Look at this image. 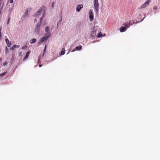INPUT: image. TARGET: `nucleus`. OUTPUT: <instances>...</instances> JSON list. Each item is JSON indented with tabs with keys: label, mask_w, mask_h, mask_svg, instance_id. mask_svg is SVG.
Wrapping results in <instances>:
<instances>
[{
	"label": "nucleus",
	"mask_w": 160,
	"mask_h": 160,
	"mask_svg": "<svg viewBox=\"0 0 160 160\" xmlns=\"http://www.w3.org/2000/svg\"><path fill=\"white\" fill-rule=\"evenodd\" d=\"M13 9V6L11 5V6H9V8H8V10L9 11V13H10V12L12 11Z\"/></svg>",
	"instance_id": "f8f14e48"
},
{
	"label": "nucleus",
	"mask_w": 160,
	"mask_h": 160,
	"mask_svg": "<svg viewBox=\"0 0 160 160\" xmlns=\"http://www.w3.org/2000/svg\"><path fill=\"white\" fill-rule=\"evenodd\" d=\"M49 31V28L48 26H47L45 27V31L46 32H47L46 33H48L49 32H48Z\"/></svg>",
	"instance_id": "2eb2a0df"
},
{
	"label": "nucleus",
	"mask_w": 160,
	"mask_h": 160,
	"mask_svg": "<svg viewBox=\"0 0 160 160\" xmlns=\"http://www.w3.org/2000/svg\"><path fill=\"white\" fill-rule=\"evenodd\" d=\"M10 18H9L8 19V22H7V24H8L9 23V21H10Z\"/></svg>",
	"instance_id": "b1692460"
},
{
	"label": "nucleus",
	"mask_w": 160,
	"mask_h": 160,
	"mask_svg": "<svg viewBox=\"0 0 160 160\" xmlns=\"http://www.w3.org/2000/svg\"><path fill=\"white\" fill-rule=\"evenodd\" d=\"M54 3L53 2H52V7H53V6H54Z\"/></svg>",
	"instance_id": "393cba45"
},
{
	"label": "nucleus",
	"mask_w": 160,
	"mask_h": 160,
	"mask_svg": "<svg viewBox=\"0 0 160 160\" xmlns=\"http://www.w3.org/2000/svg\"><path fill=\"white\" fill-rule=\"evenodd\" d=\"M102 36V34L101 32H99L98 35V38H100Z\"/></svg>",
	"instance_id": "a211bd4d"
},
{
	"label": "nucleus",
	"mask_w": 160,
	"mask_h": 160,
	"mask_svg": "<svg viewBox=\"0 0 160 160\" xmlns=\"http://www.w3.org/2000/svg\"><path fill=\"white\" fill-rule=\"evenodd\" d=\"M50 33H45V36L41 38V40L39 42V43L40 44H42L45 40H47L48 38L50 37Z\"/></svg>",
	"instance_id": "f03ea898"
},
{
	"label": "nucleus",
	"mask_w": 160,
	"mask_h": 160,
	"mask_svg": "<svg viewBox=\"0 0 160 160\" xmlns=\"http://www.w3.org/2000/svg\"><path fill=\"white\" fill-rule=\"evenodd\" d=\"M20 47L19 45H13L10 48V50H14V48H18Z\"/></svg>",
	"instance_id": "9d476101"
},
{
	"label": "nucleus",
	"mask_w": 160,
	"mask_h": 160,
	"mask_svg": "<svg viewBox=\"0 0 160 160\" xmlns=\"http://www.w3.org/2000/svg\"><path fill=\"white\" fill-rule=\"evenodd\" d=\"M7 72H4L0 74V77H2L6 75V74L7 73Z\"/></svg>",
	"instance_id": "f3484780"
},
{
	"label": "nucleus",
	"mask_w": 160,
	"mask_h": 160,
	"mask_svg": "<svg viewBox=\"0 0 160 160\" xmlns=\"http://www.w3.org/2000/svg\"><path fill=\"white\" fill-rule=\"evenodd\" d=\"M1 30H2V28L1 27H0V38H1Z\"/></svg>",
	"instance_id": "6ab92c4d"
},
{
	"label": "nucleus",
	"mask_w": 160,
	"mask_h": 160,
	"mask_svg": "<svg viewBox=\"0 0 160 160\" xmlns=\"http://www.w3.org/2000/svg\"><path fill=\"white\" fill-rule=\"evenodd\" d=\"M45 13V8L44 7H42L40 8L39 10L35 13L36 16H40L42 15V17L40 19V23L36 26L34 30V32L37 34L39 33L40 30V26L41 25L42 20Z\"/></svg>",
	"instance_id": "f257e3e1"
},
{
	"label": "nucleus",
	"mask_w": 160,
	"mask_h": 160,
	"mask_svg": "<svg viewBox=\"0 0 160 160\" xmlns=\"http://www.w3.org/2000/svg\"><path fill=\"white\" fill-rule=\"evenodd\" d=\"M65 49L64 48H62V51L61 52V55H63L65 53Z\"/></svg>",
	"instance_id": "dca6fc26"
},
{
	"label": "nucleus",
	"mask_w": 160,
	"mask_h": 160,
	"mask_svg": "<svg viewBox=\"0 0 160 160\" xmlns=\"http://www.w3.org/2000/svg\"><path fill=\"white\" fill-rule=\"evenodd\" d=\"M42 66V65L40 64V65H39V67H41V66Z\"/></svg>",
	"instance_id": "bb28decb"
},
{
	"label": "nucleus",
	"mask_w": 160,
	"mask_h": 160,
	"mask_svg": "<svg viewBox=\"0 0 160 160\" xmlns=\"http://www.w3.org/2000/svg\"><path fill=\"white\" fill-rule=\"evenodd\" d=\"M83 7V5L82 4L78 5L76 8V11L78 12H80L81 9Z\"/></svg>",
	"instance_id": "0eeeda50"
},
{
	"label": "nucleus",
	"mask_w": 160,
	"mask_h": 160,
	"mask_svg": "<svg viewBox=\"0 0 160 160\" xmlns=\"http://www.w3.org/2000/svg\"><path fill=\"white\" fill-rule=\"evenodd\" d=\"M46 48V46L45 45V48L44 49V52L45 51Z\"/></svg>",
	"instance_id": "a878e982"
},
{
	"label": "nucleus",
	"mask_w": 160,
	"mask_h": 160,
	"mask_svg": "<svg viewBox=\"0 0 160 160\" xmlns=\"http://www.w3.org/2000/svg\"><path fill=\"white\" fill-rule=\"evenodd\" d=\"M127 29L126 27L122 26L120 28V31L121 32H124L126 31Z\"/></svg>",
	"instance_id": "1a4fd4ad"
},
{
	"label": "nucleus",
	"mask_w": 160,
	"mask_h": 160,
	"mask_svg": "<svg viewBox=\"0 0 160 160\" xmlns=\"http://www.w3.org/2000/svg\"><path fill=\"white\" fill-rule=\"evenodd\" d=\"M36 39L35 38L32 39L30 41V42L31 43H35L36 42Z\"/></svg>",
	"instance_id": "4468645a"
},
{
	"label": "nucleus",
	"mask_w": 160,
	"mask_h": 160,
	"mask_svg": "<svg viewBox=\"0 0 160 160\" xmlns=\"http://www.w3.org/2000/svg\"><path fill=\"white\" fill-rule=\"evenodd\" d=\"M149 2L150 0H147V1L140 7V8H145L146 7L148 6Z\"/></svg>",
	"instance_id": "20e7f679"
},
{
	"label": "nucleus",
	"mask_w": 160,
	"mask_h": 160,
	"mask_svg": "<svg viewBox=\"0 0 160 160\" xmlns=\"http://www.w3.org/2000/svg\"><path fill=\"white\" fill-rule=\"evenodd\" d=\"M130 21L129 22H126L125 23H124L123 24V25L125 26L124 27H125L126 28H128L131 25H132L133 24L130 23Z\"/></svg>",
	"instance_id": "423d86ee"
},
{
	"label": "nucleus",
	"mask_w": 160,
	"mask_h": 160,
	"mask_svg": "<svg viewBox=\"0 0 160 160\" xmlns=\"http://www.w3.org/2000/svg\"><path fill=\"white\" fill-rule=\"evenodd\" d=\"M30 52L29 51H28L27 52L26 54L25 55V56L24 58L23 59V60H25V59H27L28 58L29 54H30Z\"/></svg>",
	"instance_id": "9b49d317"
},
{
	"label": "nucleus",
	"mask_w": 160,
	"mask_h": 160,
	"mask_svg": "<svg viewBox=\"0 0 160 160\" xmlns=\"http://www.w3.org/2000/svg\"><path fill=\"white\" fill-rule=\"evenodd\" d=\"M93 4L94 9L96 12H98L99 11V3L98 0H94Z\"/></svg>",
	"instance_id": "7ed1b4c3"
},
{
	"label": "nucleus",
	"mask_w": 160,
	"mask_h": 160,
	"mask_svg": "<svg viewBox=\"0 0 160 160\" xmlns=\"http://www.w3.org/2000/svg\"><path fill=\"white\" fill-rule=\"evenodd\" d=\"M3 0H0V7L1 6L2 2Z\"/></svg>",
	"instance_id": "5701e85b"
},
{
	"label": "nucleus",
	"mask_w": 160,
	"mask_h": 160,
	"mask_svg": "<svg viewBox=\"0 0 160 160\" xmlns=\"http://www.w3.org/2000/svg\"><path fill=\"white\" fill-rule=\"evenodd\" d=\"M157 7L156 6H154L153 7V9L154 10H155L157 9Z\"/></svg>",
	"instance_id": "412c9836"
},
{
	"label": "nucleus",
	"mask_w": 160,
	"mask_h": 160,
	"mask_svg": "<svg viewBox=\"0 0 160 160\" xmlns=\"http://www.w3.org/2000/svg\"><path fill=\"white\" fill-rule=\"evenodd\" d=\"M2 60V58H0V61H1Z\"/></svg>",
	"instance_id": "cd10ccee"
},
{
	"label": "nucleus",
	"mask_w": 160,
	"mask_h": 160,
	"mask_svg": "<svg viewBox=\"0 0 160 160\" xmlns=\"http://www.w3.org/2000/svg\"><path fill=\"white\" fill-rule=\"evenodd\" d=\"M28 10H27V12H28ZM26 12H25V14H26Z\"/></svg>",
	"instance_id": "c85d7f7f"
},
{
	"label": "nucleus",
	"mask_w": 160,
	"mask_h": 160,
	"mask_svg": "<svg viewBox=\"0 0 160 160\" xmlns=\"http://www.w3.org/2000/svg\"><path fill=\"white\" fill-rule=\"evenodd\" d=\"M82 46L81 45H79V46H77L76 47V48L77 50H81L82 49Z\"/></svg>",
	"instance_id": "ddd939ff"
},
{
	"label": "nucleus",
	"mask_w": 160,
	"mask_h": 160,
	"mask_svg": "<svg viewBox=\"0 0 160 160\" xmlns=\"http://www.w3.org/2000/svg\"><path fill=\"white\" fill-rule=\"evenodd\" d=\"M7 64V62L6 61H5L3 63V65L5 66Z\"/></svg>",
	"instance_id": "aec40b11"
},
{
	"label": "nucleus",
	"mask_w": 160,
	"mask_h": 160,
	"mask_svg": "<svg viewBox=\"0 0 160 160\" xmlns=\"http://www.w3.org/2000/svg\"><path fill=\"white\" fill-rule=\"evenodd\" d=\"M35 21H36V19H35Z\"/></svg>",
	"instance_id": "c756f323"
},
{
	"label": "nucleus",
	"mask_w": 160,
	"mask_h": 160,
	"mask_svg": "<svg viewBox=\"0 0 160 160\" xmlns=\"http://www.w3.org/2000/svg\"><path fill=\"white\" fill-rule=\"evenodd\" d=\"M5 42L7 44V45L8 47H10L11 45V41H9L8 38L5 39Z\"/></svg>",
	"instance_id": "6e6552de"
},
{
	"label": "nucleus",
	"mask_w": 160,
	"mask_h": 160,
	"mask_svg": "<svg viewBox=\"0 0 160 160\" xmlns=\"http://www.w3.org/2000/svg\"><path fill=\"white\" fill-rule=\"evenodd\" d=\"M8 2H9L10 3H12L13 2V0H8Z\"/></svg>",
	"instance_id": "4be33fe9"
},
{
	"label": "nucleus",
	"mask_w": 160,
	"mask_h": 160,
	"mask_svg": "<svg viewBox=\"0 0 160 160\" xmlns=\"http://www.w3.org/2000/svg\"><path fill=\"white\" fill-rule=\"evenodd\" d=\"M89 19L90 21H92L93 19V14L92 13V11L91 10L89 12Z\"/></svg>",
	"instance_id": "39448f33"
}]
</instances>
